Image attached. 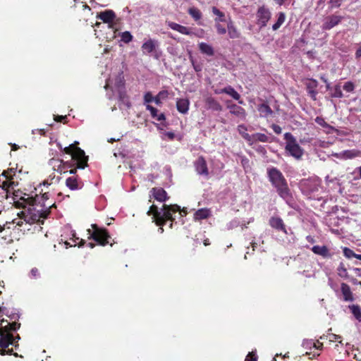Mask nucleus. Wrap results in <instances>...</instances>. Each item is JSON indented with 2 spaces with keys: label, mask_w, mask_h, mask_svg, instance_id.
<instances>
[{
  "label": "nucleus",
  "mask_w": 361,
  "mask_h": 361,
  "mask_svg": "<svg viewBox=\"0 0 361 361\" xmlns=\"http://www.w3.org/2000/svg\"><path fill=\"white\" fill-rule=\"evenodd\" d=\"M146 109L150 111L151 116L153 118H155L158 121H160V122L165 121L166 116H165L164 114L161 113V114H158V110L155 107L152 106L150 104H147Z\"/></svg>",
  "instance_id": "obj_26"
},
{
  "label": "nucleus",
  "mask_w": 361,
  "mask_h": 361,
  "mask_svg": "<svg viewBox=\"0 0 361 361\" xmlns=\"http://www.w3.org/2000/svg\"><path fill=\"white\" fill-rule=\"evenodd\" d=\"M41 199L42 200H47L49 199V194L48 193H44L42 195V197H38V196H36L35 197H28L27 199V201L28 202V204H30V205H35V204H37V203H40V200Z\"/></svg>",
  "instance_id": "obj_33"
},
{
  "label": "nucleus",
  "mask_w": 361,
  "mask_h": 361,
  "mask_svg": "<svg viewBox=\"0 0 361 361\" xmlns=\"http://www.w3.org/2000/svg\"><path fill=\"white\" fill-rule=\"evenodd\" d=\"M314 348H315L317 350H321L322 348L323 344L319 341L317 343H312Z\"/></svg>",
  "instance_id": "obj_57"
},
{
  "label": "nucleus",
  "mask_w": 361,
  "mask_h": 361,
  "mask_svg": "<svg viewBox=\"0 0 361 361\" xmlns=\"http://www.w3.org/2000/svg\"><path fill=\"white\" fill-rule=\"evenodd\" d=\"M342 0H330L329 4L331 8H338L341 4Z\"/></svg>",
  "instance_id": "obj_50"
},
{
  "label": "nucleus",
  "mask_w": 361,
  "mask_h": 361,
  "mask_svg": "<svg viewBox=\"0 0 361 361\" xmlns=\"http://www.w3.org/2000/svg\"><path fill=\"white\" fill-rule=\"evenodd\" d=\"M223 92H224L225 94H227L232 97L234 99L238 100L240 104H243V102L242 100H240V94L237 91H235V89L231 85H228L227 87L223 88Z\"/></svg>",
  "instance_id": "obj_30"
},
{
  "label": "nucleus",
  "mask_w": 361,
  "mask_h": 361,
  "mask_svg": "<svg viewBox=\"0 0 361 361\" xmlns=\"http://www.w3.org/2000/svg\"><path fill=\"white\" fill-rule=\"evenodd\" d=\"M190 101L187 98L178 99L176 101L177 111L183 114H188L189 111Z\"/></svg>",
  "instance_id": "obj_17"
},
{
  "label": "nucleus",
  "mask_w": 361,
  "mask_h": 361,
  "mask_svg": "<svg viewBox=\"0 0 361 361\" xmlns=\"http://www.w3.org/2000/svg\"><path fill=\"white\" fill-rule=\"evenodd\" d=\"M342 19L343 17L341 16H329L324 18L322 28L324 30H329L334 27L338 25L341 22Z\"/></svg>",
  "instance_id": "obj_9"
},
{
  "label": "nucleus",
  "mask_w": 361,
  "mask_h": 361,
  "mask_svg": "<svg viewBox=\"0 0 361 361\" xmlns=\"http://www.w3.org/2000/svg\"><path fill=\"white\" fill-rule=\"evenodd\" d=\"M245 361H257V357L254 352H250L246 356Z\"/></svg>",
  "instance_id": "obj_49"
},
{
  "label": "nucleus",
  "mask_w": 361,
  "mask_h": 361,
  "mask_svg": "<svg viewBox=\"0 0 361 361\" xmlns=\"http://www.w3.org/2000/svg\"><path fill=\"white\" fill-rule=\"evenodd\" d=\"M315 122L323 128H333L329 123H327L324 118L321 116H317Z\"/></svg>",
  "instance_id": "obj_45"
},
{
  "label": "nucleus",
  "mask_w": 361,
  "mask_h": 361,
  "mask_svg": "<svg viewBox=\"0 0 361 361\" xmlns=\"http://www.w3.org/2000/svg\"><path fill=\"white\" fill-rule=\"evenodd\" d=\"M6 179V180L2 183L1 189L6 193V198H8L10 190H13L18 183H16L11 178Z\"/></svg>",
  "instance_id": "obj_27"
},
{
  "label": "nucleus",
  "mask_w": 361,
  "mask_h": 361,
  "mask_svg": "<svg viewBox=\"0 0 361 361\" xmlns=\"http://www.w3.org/2000/svg\"><path fill=\"white\" fill-rule=\"evenodd\" d=\"M257 17L260 27H264L271 18V12L264 6H260L257 10Z\"/></svg>",
  "instance_id": "obj_8"
},
{
  "label": "nucleus",
  "mask_w": 361,
  "mask_h": 361,
  "mask_svg": "<svg viewBox=\"0 0 361 361\" xmlns=\"http://www.w3.org/2000/svg\"><path fill=\"white\" fill-rule=\"evenodd\" d=\"M305 85L308 95L312 100H317V95L318 94V91L317 90L318 82L314 79H310L306 82Z\"/></svg>",
  "instance_id": "obj_13"
},
{
  "label": "nucleus",
  "mask_w": 361,
  "mask_h": 361,
  "mask_svg": "<svg viewBox=\"0 0 361 361\" xmlns=\"http://www.w3.org/2000/svg\"><path fill=\"white\" fill-rule=\"evenodd\" d=\"M329 341H338L340 343H341V342H342L341 336L336 335V334H331L330 337H329Z\"/></svg>",
  "instance_id": "obj_52"
},
{
  "label": "nucleus",
  "mask_w": 361,
  "mask_h": 361,
  "mask_svg": "<svg viewBox=\"0 0 361 361\" xmlns=\"http://www.w3.org/2000/svg\"><path fill=\"white\" fill-rule=\"evenodd\" d=\"M66 185L72 190L80 189V187L78 183V176H73L71 177H68L66 180Z\"/></svg>",
  "instance_id": "obj_28"
},
{
  "label": "nucleus",
  "mask_w": 361,
  "mask_h": 361,
  "mask_svg": "<svg viewBox=\"0 0 361 361\" xmlns=\"http://www.w3.org/2000/svg\"><path fill=\"white\" fill-rule=\"evenodd\" d=\"M67 119L66 116H54V121L56 122H66V120Z\"/></svg>",
  "instance_id": "obj_54"
},
{
  "label": "nucleus",
  "mask_w": 361,
  "mask_h": 361,
  "mask_svg": "<svg viewBox=\"0 0 361 361\" xmlns=\"http://www.w3.org/2000/svg\"><path fill=\"white\" fill-rule=\"evenodd\" d=\"M331 97L333 98H342L343 97V92L341 90V85L337 84L331 89Z\"/></svg>",
  "instance_id": "obj_34"
},
{
  "label": "nucleus",
  "mask_w": 361,
  "mask_h": 361,
  "mask_svg": "<svg viewBox=\"0 0 361 361\" xmlns=\"http://www.w3.org/2000/svg\"><path fill=\"white\" fill-rule=\"evenodd\" d=\"M78 144L79 142L75 141L73 144L65 147L63 152L71 155L72 159L75 161L77 168L83 169L87 166L88 157L85 155V152L78 147Z\"/></svg>",
  "instance_id": "obj_3"
},
{
  "label": "nucleus",
  "mask_w": 361,
  "mask_h": 361,
  "mask_svg": "<svg viewBox=\"0 0 361 361\" xmlns=\"http://www.w3.org/2000/svg\"><path fill=\"white\" fill-rule=\"evenodd\" d=\"M51 162V164L56 162L57 164H54V169L61 174L68 172V169L71 166L70 164L64 162L63 160H55L52 159Z\"/></svg>",
  "instance_id": "obj_16"
},
{
  "label": "nucleus",
  "mask_w": 361,
  "mask_h": 361,
  "mask_svg": "<svg viewBox=\"0 0 361 361\" xmlns=\"http://www.w3.org/2000/svg\"><path fill=\"white\" fill-rule=\"evenodd\" d=\"M152 198L160 202H165L169 199V196L164 188L154 187L149 191V202H152Z\"/></svg>",
  "instance_id": "obj_7"
},
{
  "label": "nucleus",
  "mask_w": 361,
  "mask_h": 361,
  "mask_svg": "<svg viewBox=\"0 0 361 361\" xmlns=\"http://www.w3.org/2000/svg\"><path fill=\"white\" fill-rule=\"evenodd\" d=\"M257 110L259 113L260 117L262 118H268L270 116H272L274 111L269 106L267 102L260 104L257 106Z\"/></svg>",
  "instance_id": "obj_22"
},
{
  "label": "nucleus",
  "mask_w": 361,
  "mask_h": 361,
  "mask_svg": "<svg viewBox=\"0 0 361 361\" xmlns=\"http://www.w3.org/2000/svg\"><path fill=\"white\" fill-rule=\"evenodd\" d=\"M350 310H351L352 314L354 317L358 320L361 321V308L357 305H352L349 306Z\"/></svg>",
  "instance_id": "obj_38"
},
{
  "label": "nucleus",
  "mask_w": 361,
  "mask_h": 361,
  "mask_svg": "<svg viewBox=\"0 0 361 361\" xmlns=\"http://www.w3.org/2000/svg\"><path fill=\"white\" fill-rule=\"evenodd\" d=\"M119 99L121 101H123V102H126V99H127L126 104H127L128 107L130 106V103L128 99V97H127L126 92H120L119 93Z\"/></svg>",
  "instance_id": "obj_51"
},
{
  "label": "nucleus",
  "mask_w": 361,
  "mask_h": 361,
  "mask_svg": "<svg viewBox=\"0 0 361 361\" xmlns=\"http://www.w3.org/2000/svg\"><path fill=\"white\" fill-rule=\"evenodd\" d=\"M212 13L218 16V20L219 21H226L225 20V14L224 13H223L222 11H221L219 8H217L216 7L214 6L212 7Z\"/></svg>",
  "instance_id": "obj_42"
},
{
  "label": "nucleus",
  "mask_w": 361,
  "mask_h": 361,
  "mask_svg": "<svg viewBox=\"0 0 361 361\" xmlns=\"http://www.w3.org/2000/svg\"><path fill=\"white\" fill-rule=\"evenodd\" d=\"M271 127L276 134L279 135L281 133L282 129L279 125L272 124Z\"/></svg>",
  "instance_id": "obj_53"
},
{
  "label": "nucleus",
  "mask_w": 361,
  "mask_h": 361,
  "mask_svg": "<svg viewBox=\"0 0 361 361\" xmlns=\"http://www.w3.org/2000/svg\"><path fill=\"white\" fill-rule=\"evenodd\" d=\"M354 271L356 273L357 276L361 277V269L355 268L354 269Z\"/></svg>",
  "instance_id": "obj_63"
},
{
  "label": "nucleus",
  "mask_w": 361,
  "mask_h": 361,
  "mask_svg": "<svg viewBox=\"0 0 361 361\" xmlns=\"http://www.w3.org/2000/svg\"><path fill=\"white\" fill-rule=\"evenodd\" d=\"M169 93L167 90H161L160 91L155 97H154V102L157 105H160L161 104L162 99H166L168 98Z\"/></svg>",
  "instance_id": "obj_35"
},
{
  "label": "nucleus",
  "mask_w": 361,
  "mask_h": 361,
  "mask_svg": "<svg viewBox=\"0 0 361 361\" xmlns=\"http://www.w3.org/2000/svg\"><path fill=\"white\" fill-rule=\"evenodd\" d=\"M269 142V137L260 133H257L251 135V139L250 141V145H252L254 142Z\"/></svg>",
  "instance_id": "obj_29"
},
{
  "label": "nucleus",
  "mask_w": 361,
  "mask_h": 361,
  "mask_svg": "<svg viewBox=\"0 0 361 361\" xmlns=\"http://www.w3.org/2000/svg\"><path fill=\"white\" fill-rule=\"evenodd\" d=\"M206 107L208 109H211L215 111H221L222 110V106L220 103L212 97H207L205 99Z\"/></svg>",
  "instance_id": "obj_20"
},
{
  "label": "nucleus",
  "mask_w": 361,
  "mask_h": 361,
  "mask_svg": "<svg viewBox=\"0 0 361 361\" xmlns=\"http://www.w3.org/2000/svg\"><path fill=\"white\" fill-rule=\"evenodd\" d=\"M286 20V15L283 12H280L278 16V19L276 22L273 25L272 29L274 30H277L284 23Z\"/></svg>",
  "instance_id": "obj_37"
},
{
  "label": "nucleus",
  "mask_w": 361,
  "mask_h": 361,
  "mask_svg": "<svg viewBox=\"0 0 361 361\" xmlns=\"http://www.w3.org/2000/svg\"><path fill=\"white\" fill-rule=\"evenodd\" d=\"M97 18L102 20L105 23L111 24L116 18V14L112 10H105L97 13Z\"/></svg>",
  "instance_id": "obj_14"
},
{
  "label": "nucleus",
  "mask_w": 361,
  "mask_h": 361,
  "mask_svg": "<svg viewBox=\"0 0 361 361\" xmlns=\"http://www.w3.org/2000/svg\"><path fill=\"white\" fill-rule=\"evenodd\" d=\"M43 206L44 207H47V209H45V210H42L40 214H39V218H42V219H47L48 217V216L50 214V209L53 207H55V204H52L51 205H45L44 204H43Z\"/></svg>",
  "instance_id": "obj_44"
},
{
  "label": "nucleus",
  "mask_w": 361,
  "mask_h": 361,
  "mask_svg": "<svg viewBox=\"0 0 361 361\" xmlns=\"http://www.w3.org/2000/svg\"><path fill=\"white\" fill-rule=\"evenodd\" d=\"M73 238H74V239H75V240H74V241H75V243H76V240H80V241H79V243H78V246H79V247L84 246V245H85V244L86 243V241H85V240H83V239H80L79 238L76 237V236H75V234H73Z\"/></svg>",
  "instance_id": "obj_56"
},
{
  "label": "nucleus",
  "mask_w": 361,
  "mask_h": 361,
  "mask_svg": "<svg viewBox=\"0 0 361 361\" xmlns=\"http://www.w3.org/2000/svg\"><path fill=\"white\" fill-rule=\"evenodd\" d=\"M215 27L216 29V32L219 35H224L226 33V27L221 25L220 23L221 21L218 20V18H215Z\"/></svg>",
  "instance_id": "obj_40"
},
{
  "label": "nucleus",
  "mask_w": 361,
  "mask_h": 361,
  "mask_svg": "<svg viewBox=\"0 0 361 361\" xmlns=\"http://www.w3.org/2000/svg\"><path fill=\"white\" fill-rule=\"evenodd\" d=\"M180 212V214L183 216H185L188 214V211L186 208H183L182 209L180 208V210L178 211Z\"/></svg>",
  "instance_id": "obj_59"
},
{
  "label": "nucleus",
  "mask_w": 361,
  "mask_h": 361,
  "mask_svg": "<svg viewBox=\"0 0 361 361\" xmlns=\"http://www.w3.org/2000/svg\"><path fill=\"white\" fill-rule=\"evenodd\" d=\"M341 291L343 295V300L345 302H353L355 300L353 292L351 291L350 287L345 283H341Z\"/></svg>",
  "instance_id": "obj_15"
},
{
  "label": "nucleus",
  "mask_w": 361,
  "mask_h": 361,
  "mask_svg": "<svg viewBox=\"0 0 361 361\" xmlns=\"http://www.w3.org/2000/svg\"><path fill=\"white\" fill-rule=\"evenodd\" d=\"M228 34L231 39H237L240 36V32L235 26L234 23L230 19L227 23Z\"/></svg>",
  "instance_id": "obj_25"
},
{
  "label": "nucleus",
  "mask_w": 361,
  "mask_h": 361,
  "mask_svg": "<svg viewBox=\"0 0 361 361\" xmlns=\"http://www.w3.org/2000/svg\"><path fill=\"white\" fill-rule=\"evenodd\" d=\"M212 215V212L209 209L202 208L197 210L194 214L195 221H201L207 219Z\"/></svg>",
  "instance_id": "obj_23"
},
{
  "label": "nucleus",
  "mask_w": 361,
  "mask_h": 361,
  "mask_svg": "<svg viewBox=\"0 0 361 361\" xmlns=\"http://www.w3.org/2000/svg\"><path fill=\"white\" fill-rule=\"evenodd\" d=\"M11 150L12 151H16L19 149V146L16 144H11Z\"/></svg>",
  "instance_id": "obj_62"
},
{
  "label": "nucleus",
  "mask_w": 361,
  "mask_h": 361,
  "mask_svg": "<svg viewBox=\"0 0 361 361\" xmlns=\"http://www.w3.org/2000/svg\"><path fill=\"white\" fill-rule=\"evenodd\" d=\"M92 232L90 229H87L90 234L89 239H93L99 245L105 246L109 244L111 236L106 228H99L97 224H92Z\"/></svg>",
  "instance_id": "obj_5"
},
{
  "label": "nucleus",
  "mask_w": 361,
  "mask_h": 361,
  "mask_svg": "<svg viewBox=\"0 0 361 361\" xmlns=\"http://www.w3.org/2000/svg\"><path fill=\"white\" fill-rule=\"evenodd\" d=\"M159 46L157 40L154 39H148L142 44L141 49L145 54H149L152 53Z\"/></svg>",
  "instance_id": "obj_12"
},
{
  "label": "nucleus",
  "mask_w": 361,
  "mask_h": 361,
  "mask_svg": "<svg viewBox=\"0 0 361 361\" xmlns=\"http://www.w3.org/2000/svg\"><path fill=\"white\" fill-rule=\"evenodd\" d=\"M361 152L357 149L345 150L343 152V157L345 159H353L360 155Z\"/></svg>",
  "instance_id": "obj_39"
},
{
  "label": "nucleus",
  "mask_w": 361,
  "mask_h": 361,
  "mask_svg": "<svg viewBox=\"0 0 361 361\" xmlns=\"http://www.w3.org/2000/svg\"><path fill=\"white\" fill-rule=\"evenodd\" d=\"M267 174L269 181L275 188L279 196L286 201L290 200L292 194L282 172L276 167L271 166L267 169Z\"/></svg>",
  "instance_id": "obj_2"
},
{
  "label": "nucleus",
  "mask_w": 361,
  "mask_h": 361,
  "mask_svg": "<svg viewBox=\"0 0 361 361\" xmlns=\"http://www.w3.org/2000/svg\"><path fill=\"white\" fill-rule=\"evenodd\" d=\"M188 13L195 21L200 20L202 16L200 10L195 7L190 8L188 11Z\"/></svg>",
  "instance_id": "obj_32"
},
{
  "label": "nucleus",
  "mask_w": 361,
  "mask_h": 361,
  "mask_svg": "<svg viewBox=\"0 0 361 361\" xmlns=\"http://www.w3.org/2000/svg\"><path fill=\"white\" fill-rule=\"evenodd\" d=\"M121 41L125 43H129L133 40V35L128 31H125L121 35Z\"/></svg>",
  "instance_id": "obj_43"
},
{
  "label": "nucleus",
  "mask_w": 361,
  "mask_h": 361,
  "mask_svg": "<svg viewBox=\"0 0 361 361\" xmlns=\"http://www.w3.org/2000/svg\"><path fill=\"white\" fill-rule=\"evenodd\" d=\"M152 102H154V97L151 92H146L144 95V103L149 104Z\"/></svg>",
  "instance_id": "obj_48"
},
{
  "label": "nucleus",
  "mask_w": 361,
  "mask_h": 361,
  "mask_svg": "<svg viewBox=\"0 0 361 361\" xmlns=\"http://www.w3.org/2000/svg\"><path fill=\"white\" fill-rule=\"evenodd\" d=\"M343 88L347 92H353L355 89V85L353 82L348 81L344 84Z\"/></svg>",
  "instance_id": "obj_47"
},
{
  "label": "nucleus",
  "mask_w": 361,
  "mask_h": 361,
  "mask_svg": "<svg viewBox=\"0 0 361 361\" xmlns=\"http://www.w3.org/2000/svg\"><path fill=\"white\" fill-rule=\"evenodd\" d=\"M163 214L161 212L159 214L157 220L156 221V225L158 226H164L166 224V221L169 220L173 221L175 219L173 217V214L176 213L180 210V206L178 204H166L162 206Z\"/></svg>",
  "instance_id": "obj_6"
},
{
  "label": "nucleus",
  "mask_w": 361,
  "mask_h": 361,
  "mask_svg": "<svg viewBox=\"0 0 361 361\" xmlns=\"http://www.w3.org/2000/svg\"><path fill=\"white\" fill-rule=\"evenodd\" d=\"M161 212L159 211L158 207L155 204H152L149 209L147 211V214L148 216L152 215L153 222L156 223L158 217L159 216Z\"/></svg>",
  "instance_id": "obj_31"
},
{
  "label": "nucleus",
  "mask_w": 361,
  "mask_h": 361,
  "mask_svg": "<svg viewBox=\"0 0 361 361\" xmlns=\"http://www.w3.org/2000/svg\"><path fill=\"white\" fill-rule=\"evenodd\" d=\"M284 140L286 152L295 159H300L304 154V149L299 145L295 137L290 133H286Z\"/></svg>",
  "instance_id": "obj_4"
},
{
  "label": "nucleus",
  "mask_w": 361,
  "mask_h": 361,
  "mask_svg": "<svg viewBox=\"0 0 361 361\" xmlns=\"http://www.w3.org/2000/svg\"><path fill=\"white\" fill-rule=\"evenodd\" d=\"M194 166L196 172L199 175L207 176L209 175V169L207 161L203 156H200L194 162Z\"/></svg>",
  "instance_id": "obj_10"
},
{
  "label": "nucleus",
  "mask_w": 361,
  "mask_h": 361,
  "mask_svg": "<svg viewBox=\"0 0 361 361\" xmlns=\"http://www.w3.org/2000/svg\"><path fill=\"white\" fill-rule=\"evenodd\" d=\"M30 274H31V276L33 278H37V276H39V272L38 269L32 268L30 271Z\"/></svg>",
  "instance_id": "obj_55"
},
{
  "label": "nucleus",
  "mask_w": 361,
  "mask_h": 361,
  "mask_svg": "<svg viewBox=\"0 0 361 361\" xmlns=\"http://www.w3.org/2000/svg\"><path fill=\"white\" fill-rule=\"evenodd\" d=\"M200 51L206 56H213L214 55V49L213 47L205 42H200L198 44Z\"/></svg>",
  "instance_id": "obj_24"
},
{
  "label": "nucleus",
  "mask_w": 361,
  "mask_h": 361,
  "mask_svg": "<svg viewBox=\"0 0 361 361\" xmlns=\"http://www.w3.org/2000/svg\"><path fill=\"white\" fill-rule=\"evenodd\" d=\"M343 255L348 259L355 257V256L354 251L347 247L343 248Z\"/></svg>",
  "instance_id": "obj_46"
},
{
  "label": "nucleus",
  "mask_w": 361,
  "mask_h": 361,
  "mask_svg": "<svg viewBox=\"0 0 361 361\" xmlns=\"http://www.w3.org/2000/svg\"><path fill=\"white\" fill-rule=\"evenodd\" d=\"M356 59H360L361 57V46L357 49L355 52Z\"/></svg>",
  "instance_id": "obj_61"
},
{
  "label": "nucleus",
  "mask_w": 361,
  "mask_h": 361,
  "mask_svg": "<svg viewBox=\"0 0 361 361\" xmlns=\"http://www.w3.org/2000/svg\"><path fill=\"white\" fill-rule=\"evenodd\" d=\"M227 107L230 110V113L231 114L243 119L245 118L246 111L243 107L235 104L228 105Z\"/></svg>",
  "instance_id": "obj_18"
},
{
  "label": "nucleus",
  "mask_w": 361,
  "mask_h": 361,
  "mask_svg": "<svg viewBox=\"0 0 361 361\" xmlns=\"http://www.w3.org/2000/svg\"><path fill=\"white\" fill-rule=\"evenodd\" d=\"M238 130L241 136L248 142L250 143L251 139V135H249L247 133V127L245 125H239L238 126Z\"/></svg>",
  "instance_id": "obj_36"
},
{
  "label": "nucleus",
  "mask_w": 361,
  "mask_h": 361,
  "mask_svg": "<svg viewBox=\"0 0 361 361\" xmlns=\"http://www.w3.org/2000/svg\"><path fill=\"white\" fill-rule=\"evenodd\" d=\"M311 250L315 255H320L324 258H331L332 257L329 248L325 245H314L311 248Z\"/></svg>",
  "instance_id": "obj_19"
},
{
  "label": "nucleus",
  "mask_w": 361,
  "mask_h": 361,
  "mask_svg": "<svg viewBox=\"0 0 361 361\" xmlns=\"http://www.w3.org/2000/svg\"><path fill=\"white\" fill-rule=\"evenodd\" d=\"M167 25L171 29L176 30L183 35H192V32L190 31V29L185 26L181 25L180 24H178L176 23L171 22V21L168 22Z\"/></svg>",
  "instance_id": "obj_21"
},
{
  "label": "nucleus",
  "mask_w": 361,
  "mask_h": 361,
  "mask_svg": "<svg viewBox=\"0 0 361 361\" xmlns=\"http://www.w3.org/2000/svg\"><path fill=\"white\" fill-rule=\"evenodd\" d=\"M338 270L340 271H343L344 272H346V269L343 266V263H341Z\"/></svg>",
  "instance_id": "obj_64"
},
{
  "label": "nucleus",
  "mask_w": 361,
  "mask_h": 361,
  "mask_svg": "<svg viewBox=\"0 0 361 361\" xmlns=\"http://www.w3.org/2000/svg\"><path fill=\"white\" fill-rule=\"evenodd\" d=\"M192 63L193 68L196 72H199L201 71L200 66L199 65H195L193 60H192Z\"/></svg>",
  "instance_id": "obj_60"
},
{
  "label": "nucleus",
  "mask_w": 361,
  "mask_h": 361,
  "mask_svg": "<svg viewBox=\"0 0 361 361\" xmlns=\"http://www.w3.org/2000/svg\"><path fill=\"white\" fill-rule=\"evenodd\" d=\"M166 136L168 137V138L171 140H173L175 137V134L173 132H167L166 133Z\"/></svg>",
  "instance_id": "obj_58"
},
{
  "label": "nucleus",
  "mask_w": 361,
  "mask_h": 361,
  "mask_svg": "<svg viewBox=\"0 0 361 361\" xmlns=\"http://www.w3.org/2000/svg\"><path fill=\"white\" fill-rule=\"evenodd\" d=\"M20 323L17 322H8L7 320L2 319L0 326V355H13L15 357H23L17 353H13V348H8L10 344L15 343V338L11 331H15L19 329Z\"/></svg>",
  "instance_id": "obj_1"
},
{
  "label": "nucleus",
  "mask_w": 361,
  "mask_h": 361,
  "mask_svg": "<svg viewBox=\"0 0 361 361\" xmlns=\"http://www.w3.org/2000/svg\"><path fill=\"white\" fill-rule=\"evenodd\" d=\"M16 169L15 168H10L6 171H4L2 173V176H4L6 178H11L13 179V176L16 175Z\"/></svg>",
  "instance_id": "obj_41"
},
{
  "label": "nucleus",
  "mask_w": 361,
  "mask_h": 361,
  "mask_svg": "<svg viewBox=\"0 0 361 361\" xmlns=\"http://www.w3.org/2000/svg\"><path fill=\"white\" fill-rule=\"evenodd\" d=\"M270 226L276 231H282L283 233L287 234L286 225L283 219L279 216H272L269 220Z\"/></svg>",
  "instance_id": "obj_11"
}]
</instances>
